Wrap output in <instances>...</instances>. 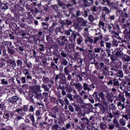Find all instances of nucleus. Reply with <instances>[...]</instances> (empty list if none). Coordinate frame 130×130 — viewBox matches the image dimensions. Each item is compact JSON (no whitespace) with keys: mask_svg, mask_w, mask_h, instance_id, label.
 I'll list each match as a JSON object with an SVG mask.
<instances>
[{"mask_svg":"<svg viewBox=\"0 0 130 130\" xmlns=\"http://www.w3.org/2000/svg\"><path fill=\"white\" fill-rule=\"evenodd\" d=\"M73 26L76 30H80V27L85 26L87 22L82 17H77L76 19L73 20Z\"/></svg>","mask_w":130,"mask_h":130,"instance_id":"f257e3e1","label":"nucleus"},{"mask_svg":"<svg viewBox=\"0 0 130 130\" xmlns=\"http://www.w3.org/2000/svg\"><path fill=\"white\" fill-rule=\"evenodd\" d=\"M10 10L12 13H19V12H24V5L17 3L15 4L13 6H11Z\"/></svg>","mask_w":130,"mask_h":130,"instance_id":"f03ea898","label":"nucleus"},{"mask_svg":"<svg viewBox=\"0 0 130 130\" xmlns=\"http://www.w3.org/2000/svg\"><path fill=\"white\" fill-rule=\"evenodd\" d=\"M58 79L59 80V81ZM55 81V82H58L59 86H61V85H67V78L64 74L59 73L56 75Z\"/></svg>","mask_w":130,"mask_h":130,"instance_id":"7ed1b4c3","label":"nucleus"},{"mask_svg":"<svg viewBox=\"0 0 130 130\" xmlns=\"http://www.w3.org/2000/svg\"><path fill=\"white\" fill-rule=\"evenodd\" d=\"M57 41L58 42V44L59 46H63V45H66L67 43H68V39L66 38V36H60L59 38L57 39Z\"/></svg>","mask_w":130,"mask_h":130,"instance_id":"20e7f679","label":"nucleus"},{"mask_svg":"<svg viewBox=\"0 0 130 130\" xmlns=\"http://www.w3.org/2000/svg\"><path fill=\"white\" fill-rule=\"evenodd\" d=\"M14 34L17 36L19 35H21L22 37H24V36H26V35L27 34V30L21 29L19 27L17 28V30L14 31Z\"/></svg>","mask_w":130,"mask_h":130,"instance_id":"39448f33","label":"nucleus"},{"mask_svg":"<svg viewBox=\"0 0 130 130\" xmlns=\"http://www.w3.org/2000/svg\"><path fill=\"white\" fill-rule=\"evenodd\" d=\"M68 31H69L70 33L71 32V36L69 38L70 41L71 42H75L76 39H77V34H76V31H73L72 29H69Z\"/></svg>","mask_w":130,"mask_h":130,"instance_id":"423d86ee","label":"nucleus"},{"mask_svg":"<svg viewBox=\"0 0 130 130\" xmlns=\"http://www.w3.org/2000/svg\"><path fill=\"white\" fill-rule=\"evenodd\" d=\"M13 14H14V16L13 18H12V21H20V19H21V17L22 15H21V13L19 12H12Z\"/></svg>","mask_w":130,"mask_h":130,"instance_id":"0eeeda50","label":"nucleus"},{"mask_svg":"<svg viewBox=\"0 0 130 130\" xmlns=\"http://www.w3.org/2000/svg\"><path fill=\"white\" fill-rule=\"evenodd\" d=\"M19 100V98L17 96H14L8 99V103H12V104H15L17 103V102Z\"/></svg>","mask_w":130,"mask_h":130,"instance_id":"6e6552de","label":"nucleus"},{"mask_svg":"<svg viewBox=\"0 0 130 130\" xmlns=\"http://www.w3.org/2000/svg\"><path fill=\"white\" fill-rule=\"evenodd\" d=\"M9 27L12 29L13 32L14 33L19 27L18 26V24H17V23H15L14 22H12L10 23V26Z\"/></svg>","mask_w":130,"mask_h":130,"instance_id":"1a4fd4ad","label":"nucleus"},{"mask_svg":"<svg viewBox=\"0 0 130 130\" xmlns=\"http://www.w3.org/2000/svg\"><path fill=\"white\" fill-rule=\"evenodd\" d=\"M32 91L35 92V94H37V93H40L41 90H40V86L39 85H35L31 88Z\"/></svg>","mask_w":130,"mask_h":130,"instance_id":"9d476101","label":"nucleus"},{"mask_svg":"<svg viewBox=\"0 0 130 130\" xmlns=\"http://www.w3.org/2000/svg\"><path fill=\"white\" fill-rule=\"evenodd\" d=\"M8 64L9 65V67H12V68H16L17 64H16V61L10 59L7 61Z\"/></svg>","mask_w":130,"mask_h":130,"instance_id":"9b49d317","label":"nucleus"},{"mask_svg":"<svg viewBox=\"0 0 130 130\" xmlns=\"http://www.w3.org/2000/svg\"><path fill=\"white\" fill-rule=\"evenodd\" d=\"M7 52L9 55H14L15 54V50L10 48V47H7Z\"/></svg>","mask_w":130,"mask_h":130,"instance_id":"f8f14e48","label":"nucleus"},{"mask_svg":"<svg viewBox=\"0 0 130 130\" xmlns=\"http://www.w3.org/2000/svg\"><path fill=\"white\" fill-rule=\"evenodd\" d=\"M93 98H94L95 100L96 101H100V98L99 96V92L97 91H95L93 95H92Z\"/></svg>","mask_w":130,"mask_h":130,"instance_id":"ddd939ff","label":"nucleus"},{"mask_svg":"<svg viewBox=\"0 0 130 130\" xmlns=\"http://www.w3.org/2000/svg\"><path fill=\"white\" fill-rule=\"evenodd\" d=\"M41 3L38 4L37 5V7H38V8H35V11L36 14H37V13H41Z\"/></svg>","mask_w":130,"mask_h":130,"instance_id":"4468645a","label":"nucleus"},{"mask_svg":"<svg viewBox=\"0 0 130 130\" xmlns=\"http://www.w3.org/2000/svg\"><path fill=\"white\" fill-rule=\"evenodd\" d=\"M115 52V51H113L112 54L115 55V56H117V57H119V56H121L123 54L122 52L119 51H117L116 53Z\"/></svg>","mask_w":130,"mask_h":130,"instance_id":"2eb2a0df","label":"nucleus"},{"mask_svg":"<svg viewBox=\"0 0 130 130\" xmlns=\"http://www.w3.org/2000/svg\"><path fill=\"white\" fill-rule=\"evenodd\" d=\"M59 89H60V90H62V95L63 96H64L66 95H67V92H66V88L64 87V86H62L61 85H59Z\"/></svg>","mask_w":130,"mask_h":130,"instance_id":"dca6fc26","label":"nucleus"},{"mask_svg":"<svg viewBox=\"0 0 130 130\" xmlns=\"http://www.w3.org/2000/svg\"><path fill=\"white\" fill-rule=\"evenodd\" d=\"M51 67H52V69H53L54 71H59V69H58V66H57V65H56L55 63H54V62H51Z\"/></svg>","mask_w":130,"mask_h":130,"instance_id":"f3484780","label":"nucleus"},{"mask_svg":"<svg viewBox=\"0 0 130 130\" xmlns=\"http://www.w3.org/2000/svg\"><path fill=\"white\" fill-rule=\"evenodd\" d=\"M59 49V46H58V45L56 44H53L49 49L50 50V53H51V51L50 50V49Z\"/></svg>","mask_w":130,"mask_h":130,"instance_id":"a211bd4d","label":"nucleus"},{"mask_svg":"<svg viewBox=\"0 0 130 130\" xmlns=\"http://www.w3.org/2000/svg\"><path fill=\"white\" fill-rule=\"evenodd\" d=\"M64 50H66V51H69V52H71L70 44H69L68 42L65 45Z\"/></svg>","mask_w":130,"mask_h":130,"instance_id":"6ab92c4d","label":"nucleus"},{"mask_svg":"<svg viewBox=\"0 0 130 130\" xmlns=\"http://www.w3.org/2000/svg\"><path fill=\"white\" fill-rule=\"evenodd\" d=\"M81 120H82V121H84V122L86 124V125H89L90 121L89 120V119H88V118H87L86 117H84L81 118Z\"/></svg>","mask_w":130,"mask_h":130,"instance_id":"aec40b11","label":"nucleus"},{"mask_svg":"<svg viewBox=\"0 0 130 130\" xmlns=\"http://www.w3.org/2000/svg\"><path fill=\"white\" fill-rule=\"evenodd\" d=\"M83 89L84 91H91V88L89 87V85L88 84L84 83H83Z\"/></svg>","mask_w":130,"mask_h":130,"instance_id":"412c9836","label":"nucleus"},{"mask_svg":"<svg viewBox=\"0 0 130 130\" xmlns=\"http://www.w3.org/2000/svg\"><path fill=\"white\" fill-rule=\"evenodd\" d=\"M2 10H4V11H6V10H8L9 9V4H3L1 5Z\"/></svg>","mask_w":130,"mask_h":130,"instance_id":"4be33fe9","label":"nucleus"},{"mask_svg":"<svg viewBox=\"0 0 130 130\" xmlns=\"http://www.w3.org/2000/svg\"><path fill=\"white\" fill-rule=\"evenodd\" d=\"M117 106L118 107H120V110H122L123 109H124L125 106H124V104L121 103V102H119L117 103Z\"/></svg>","mask_w":130,"mask_h":130,"instance_id":"5701e85b","label":"nucleus"},{"mask_svg":"<svg viewBox=\"0 0 130 130\" xmlns=\"http://www.w3.org/2000/svg\"><path fill=\"white\" fill-rule=\"evenodd\" d=\"M60 63L62 66H68V60L63 58L60 60Z\"/></svg>","mask_w":130,"mask_h":130,"instance_id":"b1692460","label":"nucleus"},{"mask_svg":"<svg viewBox=\"0 0 130 130\" xmlns=\"http://www.w3.org/2000/svg\"><path fill=\"white\" fill-rule=\"evenodd\" d=\"M113 122L114 123V124H115V126H116V127L119 128V127H120V126H119V123H118V121H117V120L116 119V118H114Z\"/></svg>","mask_w":130,"mask_h":130,"instance_id":"393cba45","label":"nucleus"},{"mask_svg":"<svg viewBox=\"0 0 130 130\" xmlns=\"http://www.w3.org/2000/svg\"><path fill=\"white\" fill-rule=\"evenodd\" d=\"M34 94H35V93L33 91H29L28 96L29 97V101L31 100H33V96H34Z\"/></svg>","mask_w":130,"mask_h":130,"instance_id":"a878e982","label":"nucleus"},{"mask_svg":"<svg viewBox=\"0 0 130 130\" xmlns=\"http://www.w3.org/2000/svg\"><path fill=\"white\" fill-rule=\"evenodd\" d=\"M35 98H37V99H43L42 94L40 92L35 93Z\"/></svg>","mask_w":130,"mask_h":130,"instance_id":"bb28decb","label":"nucleus"},{"mask_svg":"<svg viewBox=\"0 0 130 130\" xmlns=\"http://www.w3.org/2000/svg\"><path fill=\"white\" fill-rule=\"evenodd\" d=\"M100 108L101 111H103V112H105V111H106V107L104 106V104H101V105L100 106Z\"/></svg>","mask_w":130,"mask_h":130,"instance_id":"cd10ccee","label":"nucleus"},{"mask_svg":"<svg viewBox=\"0 0 130 130\" xmlns=\"http://www.w3.org/2000/svg\"><path fill=\"white\" fill-rule=\"evenodd\" d=\"M123 60L124 61L128 62V61H130V56L127 55H124L123 56Z\"/></svg>","mask_w":130,"mask_h":130,"instance_id":"c85d7f7f","label":"nucleus"},{"mask_svg":"<svg viewBox=\"0 0 130 130\" xmlns=\"http://www.w3.org/2000/svg\"><path fill=\"white\" fill-rule=\"evenodd\" d=\"M39 49L40 51H44V50H45V45L40 44Z\"/></svg>","mask_w":130,"mask_h":130,"instance_id":"c756f323","label":"nucleus"},{"mask_svg":"<svg viewBox=\"0 0 130 130\" xmlns=\"http://www.w3.org/2000/svg\"><path fill=\"white\" fill-rule=\"evenodd\" d=\"M74 85H75V87L76 89H83V87H82V84H81V83H74Z\"/></svg>","mask_w":130,"mask_h":130,"instance_id":"7c9ffc66","label":"nucleus"},{"mask_svg":"<svg viewBox=\"0 0 130 130\" xmlns=\"http://www.w3.org/2000/svg\"><path fill=\"white\" fill-rule=\"evenodd\" d=\"M65 89H66V92H68V93H71V92H73V88L71 86H67L65 87Z\"/></svg>","mask_w":130,"mask_h":130,"instance_id":"2f4dec72","label":"nucleus"},{"mask_svg":"<svg viewBox=\"0 0 130 130\" xmlns=\"http://www.w3.org/2000/svg\"><path fill=\"white\" fill-rule=\"evenodd\" d=\"M88 41L89 42H90V43H93V42H94V41L93 40V39H91V38L87 37L86 39H85V43H87V42H88Z\"/></svg>","mask_w":130,"mask_h":130,"instance_id":"473e14b6","label":"nucleus"},{"mask_svg":"<svg viewBox=\"0 0 130 130\" xmlns=\"http://www.w3.org/2000/svg\"><path fill=\"white\" fill-rule=\"evenodd\" d=\"M29 118L31 122H32L33 125L35 126V118H34V115L32 114V116H29Z\"/></svg>","mask_w":130,"mask_h":130,"instance_id":"72a5a7b5","label":"nucleus"},{"mask_svg":"<svg viewBox=\"0 0 130 130\" xmlns=\"http://www.w3.org/2000/svg\"><path fill=\"white\" fill-rule=\"evenodd\" d=\"M58 31L60 33H64L65 31L64 28H63V25H61V27H59V28L58 29Z\"/></svg>","mask_w":130,"mask_h":130,"instance_id":"f704fd0d","label":"nucleus"},{"mask_svg":"<svg viewBox=\"0 0 130 130\" xmlns=\"http://www.w3.org/2000/svg\"><path fill=\"white\" fill-rule=\"evenodd\" d=\"M51 7L52 8L53 11H55V12H56V11H57L58 9V6L57 5H51Z\"/></svg>","mask_w":130,"mask_h":130,"instance_id":"c9c22d12","label":"nucleus"},{"mask_svg":"<svg viewBox=\"0 0 130 130\" xmlns=\"http://www.w3.org/2000/svg\"><path fill=\"white\" fill-rule=\"evenodd\" d=\"M2 56H3V57H4V58H6L7 57V56H8V55L7 54V49H4L3 50Z\"/></svg>","mask_w":130,"mask_h":130,"instance_id":"e433bc0d","label":"nucleus"},{"mask_svg":"<svg viewBox=\"0 0 130 130\" xmlns=\"http://www.w3.org/2000/svg\"><path fill=\"white\" fill-rule=\"evenodd\" d=\"M53 55H54L55 56H57L58 54L57 52H58V49H53Z\"/></svg>","mask_w":130,"mask_h":130,"instance_id":"4c0bfd02","label":"nucleus"},{"mask_svg":"<svg viewBox=\"0 0 130 130\" xmlns=\"http://www.w3.org/2000/svg\"><path fill=\"white\" fill-rule=\"evenodd\" d=\"M112 45L113 46H115L116 47H117L118 46V42L116 40H114L112 41Z\"/></svg>","mask_w":130,"mask_h":130,"instance_id":"58836bf2","label":"nucleus"},{"mask_svg":"<svg viewBox=\"0 0 130 130\" xmlns=\"http://www.w3.org/2000/svg\"><path fill=\"white\" fill-rule=\"evenodd\" d=\"M4 45H5V46H8V47H9V46H12V42H9V41H5L4 43Z\"/></svg>","mask_w":130,"mask_h":130,"instance_id":"ea45409f","label":"nucleus"},{"mask_svg":"<svg viewBox=\"0 0 130 130\" xmlns=\"http://www.w3.org/2000/svg\"><path fill=\"white\" fill-rule=\"evenodd\" d=\"M88 20L89 21H90L91 23H92L95 20L94 19V16H93L92 15H89Z\"/></svg>","mask_w":130,"mask_h":130,"instance_id":"a19ab883","label":"nucleus"},{"mask_svg":"<svg viewBox=\"0 0 130 130\" xmlns=\"http://www.w3.org/2000/svg\"><path fill=\"white\" fill-rule=\"evenodd\" d=\"M43 81L45 83V84H47L49 82V79L48 77H43Z\"/></svg>","mask_w":130,"mask_h":130,"instance_id":"79ce46f5","label":"nucleus"},{"mask_svg":"<svg viewBox=\"0 0 130 130\" xmlns=\"http://www.w3.org/2000/svg\"><path fill=\"white\" fill-rule=\"evenodd\" d=\"M12 19H7L6 21H5V24H6V25H9V27L10 26H11V23H12Z\"/></svg>","mask_w":130,"mask_h":130,"instance_id":"37998d69","label":"nucleus"},{"mask_svg":"<svg viewBox=\"0 0 130 130\" xmlns=\"http://www.w3.org/2000/svg\"><path fill=\"white\" fill-rule=\"evenodd\" d=\"M1 84L2 85H8V82L7 80H5V79H3L1 80Z\"/></svg>","mask_w":130,"mask_h":130,"instance_id":"c03bdc74","label":"nucleus"},{"mask_svg":"<svg viewBox=\"0 0 130 130\" xmlns=\"http://www.w3.org/2000/svg\"><path fill=\"white\" fill-rule=\"evenodd\" d=\"M42 87L45 89V90L47 91V92H48V91H49V88L47 87V85L46 84H42Z\"/></svg>","mask_w":130,"mask_h":130,"instance_id":"a18cd8bd","label":"nucleus"},{"mask_svg":"<svg viewBox=\"0 0 130 130\" xmlns=\"http://www.w3.org/2000/svg\"><path fill=\"white\" fill-rule=\"evenodd\" d=\"M106 51L109 57L111 56V54H110L111 53V50H110V49L106 48Z\"/></svg>","mask_w":130,"mask_h":130,"instance_id":"49530a36","label":"nucleus"},{"mask_svg":"<svg viewBox=\"0 0 130 130\" xmlns=\"http://www.w3.org/2000/svg\"><path fill=\"white\" fill-rule=\"evenodd\" d=\"M21 109H22L23 111L26 112L28 111V106L27 105H23V108H21Z\"/></svg>","mask_w":130,"mask_h":130,"instance_id":"de8ad7c7","label":"nucleus"},{"mask_svg":"<svg viewBox=\"0 0 130 130\" xmlns=\"http://www.w3.org/2000/svg\"><path fill=\"white\" fill-rule=\"evenodd\" d=\"M17 67H21L23 64V61L22 60L18 59L17 60Z\"/></svg>","mask_w":130,"mask_h":130,"instance_id":"09e8293b","label":"nucleus"},{"mask_svg":"<svg viewBox=\"0 0 130 130\" xmlns=\"http://www.w3.org/2000/svg\"><path fill=\"white\" fill-rule=\"evenodd\" d=\"M82 2L84 3V8H87V7H88V4H89L88 0H82Z\"/></svg>","mask_w":130,"mask_h":130,"instance_id":"8fccbe9b","label":"nucleus"},{"mask_svg":"<svg viewBox=\"0 0 130 130\" xmlns=\"http://www.w3.org/2000/svg\"><path fill=\"white\" fill-rule=\"evenodd\" d=\"M70 50H71V52H72V51H73V50H74V49H75V44H73V43H70Z\"/></svg>","mask_w":130,"mask_h":130,"instance_id":"3c124183","label":"nucleus"},{"mask_svg":"<svg viewBox=\"0 0 130 130\" xmlns=\"http://www.w3.org/2000/svg\"><path fill=\"white\" fill-rule=\"evenodd\" d=\"M68 108L69 110L71 111V112H74V111H75V110L74 109V107L71 104L69 105Z\"/></svg>","mask_w":130,"mask_h":130,"instance_id":"603ef678","label":"nucleus"},{"mask_svg":"<svg viewBox=\"0 0 130 130\" xmlns=\"http://www.w3.org/2000/svg\"><path fill=\"white\" fill-rule=\"evenodd\" d=\"M46 40L48 42H51L52 41V38L49 35L46 36Z\"/></svg>","mask_w":130,"mask_h":130,"instance_id":"864d4df0","label":"nucleus"},{"mask_svg":"<svg viewBox=\"0 0 130 130\" xmlns=\"http://www.w3.org/2000/svg\"><path fill=\"white\" fill-rule=\"evenodd\" d=\"M103 12H106V13H107L108 14L110 13V11H109V9H108V8H107V7H104L103 9Z\"/></svg>","mask_w":130,"mask_h":130,"instance_id":"5fc2aeb1","label":"nucleus"},{"mask_svg":"<svg viewBox=\"0 0 130 130\" xmlns=\"http://www.w3.org/2000/svg\"><path fill=\"white\" fill-rule=\"evenodd\" d=\"M118 98L122 100V102L124 103V101H125V99L121 94L120 93L118 95Z\"/></svg>","mask_w":130,"mask_h":130,"instance_id":"6e6d98bb","label":"nucleus"},{"mask_svg":"<svg viewBox=\"0 0 130 130\" xmlns=\"http://www.w3.org/2000/svg\"><path fill=\"white\" fill-rule=\"evenodd\" d=\"M5 116L6 117V118H6V119H7V120H9V118H10V114H9V113L5 112L4 113L3 117H5Z\"/></svg>","mask_w":130,"mask_h":130,"instance_id":"4d7b16f0","label":"nucleus"},{"mask_svg":"<svg viewBox=\"0 0 130 130\" xmlns=\"http://www.w3.org/2000/svg\"><path fill=\"white\" fill-rule=\"evenodd\" d=\"M99 97H100V98H101L102 100H103V99H104V94L103 93V92H101L100 93H99Z\"/></svg>","mask_w":130,"mask_h":130,"instance_id":"13d9d810","label":"nucleus"},{"mask_svg":"<svg viewBox=\"0 0 130 130\" xmlns=\"http://www.w3.org/2000/svg\"><path fill=\"white\" fill-rule=\"evenodd\" d=\"M67 97L71 100V101H74V98H73V96L70 93H67Z\"/></svg>","mask_w":130,"mask_h":130,"instance_id":"bf43d9fd","label":"nucleus"},{"mask_svg":"<svg viewBox=\"0 0 130 130\" xmlns=\"http://www.w3.org/2000/svg\"><path fill=\"white\" fill-rule=\"evenodd\" d=\"M119 123L121 125H122V126H124V125H125V122H124L122 119H120L119 120Z\"/></svg>","mask_w":130,"mask_h":130,"instance_id":"052dcab7","label":"nucleus"},{"mask_svg":"<svg viewBox=\"0 0 130 130\" xmlns=\"http://www.w3.org/2000/svg\"><path fill=\"white\" fill-rule=\"evenodd\" d=\"M25 21H27V18H25L24 17L20 19V20L19 21V23H25Z\"/></svg>","mask_w":130,"mask_h":130,"instance_id":"680f3d73","label":"nucleus"},{"mask_svg":"<svg viewBox=\"0 0 130 130\" xmlns=\"http://www.w3.org/2000/svg\"><path fill=\"white\" fill-rule=\"evenodd\" d=\"M105 125H106V124L104 123H100V127L101 129H105V127H104V126H105Z\"/></svg>","mask_w":130,"mask_h":130,"instance_id":"e2e57ef3","label":"nucleus"},{"mask_svg":"<svg viewBox=\"0 0 130 130\" xmlns=\"http://www.w3.org/2000/svg\"><path fill=\"white\" fill-rule=\"evenodd\" d=\"M110 56H111V59L113 62V61H115V60H116V56L113 55V54L111 55Z\"/></svg>","mask_w":130,"mask_h":130,"instance_id":"0e129e2a","label":"nucleus"},{"mask_svg":"<svg viewBox=\"0 0 130 130\" xmlns=\"http://www.w3.org/2000/svg\"><path fill=\"white\" fill-rule=\"evenodd\" d=\"M56 25V24L54 22L53 23L52 26H51L50 27H49V30H54V27H55V25Z\"/></svg>","mask_w":130,"mask_h":130,"instance_id":"69168bd1","label":"nucleus"},{"mask_svg":"<svg viewBox=\"0 0 130 130\" xmlns=\"http://www.w3.org/2000/svg\"><path fill=\"white\" fill-rule=\"evenodd\" d=\"M107 3V5L110 7H113V2H111L110 1H106Z\"/></svg>","mask_w":130,"mask_h":130,"instance_id":"338daca9","label":"nucleus"},{"mask_svg":"<svg viewBox=\"0 0 130 130\" xmlns=\"http://www.w3.org/2000/svg\"><path fill=\"white\" fill-rule=\"evenodd\" d=\"M118 74H119V77L120 78H123V73L122 72V71L121 70H119L118 71Z\"/></svg>","mask_w":130,"mask_h":130,"instance_id":"774afa93","label":"nucleus"}]
</instances>
